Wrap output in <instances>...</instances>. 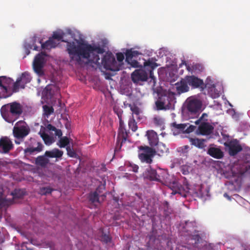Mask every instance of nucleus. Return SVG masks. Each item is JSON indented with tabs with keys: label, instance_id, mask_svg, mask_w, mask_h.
I'll return each mask as SVG.
<instances>
[{
	"label": "nucleus",
	"instance_id": "f257e3e1",
	"mask_svg": "<svg viewBox=\"0 0 250 250\" xmlns=\"http://www.w3.org/2000/svg\"><path fill=\"white\" fill-rule=\"evenodd\" d=\"M67 51L71 61H76L80 63L81 58H84L87 59L89 63L99 65L100 57L98 54L104 53V49L88 43H80L76 45L74 42H68Z\"/></svg>",
	"mask_w": 250,
	"mask_h": 250
},
{
	"label": "nucleus",
	"instance_id": "f03ea898",
	"mask_svg": "<svg viewBox=\"0 0 250 250\" xmlns=\"http://www.w3.org/2000/svg\"><path fill=\"white\" fill-rule=\"evenodd\" d=\"M23 112L22 105L17 102H14L2 105L0 114L3 119L9 123H13Z\"/></svg>",
	"mask_w": 250,
	"mask_h": 250
},
{
	"label": "nucleus",
	"instance_id": "7ed1b4c3",
	"mask_svg": "<svg viewBox=\"0 0 250 250\" xmlns=\"http://www.w3.org/2000/svg\"><path fill=\"white\" fill-rule=\"evenodd\" d=\"M202 102L200 100L194 97L188 98L183 108V115L188 119L197 118L202 111Z\"/></svg>",
	"mask_w": 250,
	"mask_h": 250
},
{
	"label": "nucleus",
	"instance_id": "20e7f679",
	"mask_svg": "<svg viewBox=\"0 0 250 250\" xmlns=\"http://www.w3.org/2000/svg\"><path fill=\"white\" fill-rule=\"evenodd\" d=\"M156 154V150L148 146H141L138 147V158L142 163L151 164L153 162V158Z\"/></svg>",
	"mask_w": 250,
	"mask_h": 250
},
{
	"label": "nucleus",
	"instance_id": "39448f33",
	"mask_svg": "<svg viewBox=\"0 0 250 250\" xmlns=\"http://www.w3.org/2000/svg\"><path fill=\"white\" fill-rule=\"evenodd\" d=\"M145 177L150 181L163 183L167 178V172L162 168L155 170L149 166L145 172Z\"/></svg>",
	"mask_w": 250,
	"mask_h": 250
},
{
	"label": "nucleus",
	"instance_id": "423d86ee",
	"mask_svg": "<svg viewBox=\"0 0 250 250\" xmlns=\"http://www.w3.org/2000/svg\"><path fill=\"white\" fill-rule=\"evenodd\" d=\"M13 80L6 76L0 77V98H6L11 96L8 92V87Z\"/></svg>",
	"mask_w": 250,
	"mask_h": 250
},
{
	"label": "nucleus",
	"instance_id": "0eeeda50",
	"mask_svg": "<svg viewBox=\"0 0 250 250\" xmlns=\"http://www.w3.org/2000/svg\"><path fill=\"white\" fill-rule=\"evenodd\" d=\"M31 80V77L29 73L27 72L22 73L13 83V92H18L20 88H24L25 84L30 83Z\"/></svg>",
	"mask_w": 250,
	"mask_h": 250
},
{
	"label": "nucleus",
	"instance_id": "6e6552de",
	"mask_svg": "<svg viewBox=\"0 0 250 250\" xmlns=\"http://www.w3.org/2000/svg\"><path fill=\"white\" fill-rule=\"evenodd\" d=\"M144 65L147 69L149 73V79H150V80L148 82L149 83L152 84L153 87L155 86L156 78L153 75V70L156 68L158 65L154 61L153 58H150L144 62Z\"/></svg>",
	"mask_w": 250,
	"mask_h": 250
},
{
	"label": "nucleus",
	"instance_id": "1a4fd4ad",
	"mask_svg": "<svg viewBox=\"0 0 250 250\" xmlns=\"http://www.w3.org/2000/svg\"><path fill=\"white\" fill-rule=\"evenodd\" d=\"M116 63L115 58L112 54L106 53L102 60L101 63L106 70L116 71L119 70L115 68V64Z\"/></svg>",
	"mask_w": 250,
	"mask_h": 250
},
{
	"label": "nucleus",
	"instance_id": "9d476101",
	"mask_svg": "<svg viewBox=\"0 0 250 250\" xmlns=\"http://www.w3.org/2000/svg\"><path fill=\"white\" fill-rule=\"evenodd\" d=\"M45 55V53L42 52L38 54L34 58L33 64V68L35 71L38 74L42 72L45 62L44 56Z\"/></svg>",
	"mask_w": 250,
	"mask_h": 250
},
{
	"label": "nucleus",
	"instance_id": "9b49d317",
	"mask_svg": "<svg viewBox=\"0 0 250 250\" xmlns=\"http://www.w3.org/2000/svg\"><path fill=\"white\" fill-rule=\"evenodd\" d=\"M225 146L228 147L229 155L231 156L236 155L242 150V146L236 139L225 143Z\"/></svg>",
	"mask_w": 250,
	"mask_h": 250
},
{
	"label": "nucleus",
	"instance_id": "f8f14e48",
	"mask_svg": "<svg viewBox=\"0 0 250 250\" xmlns=\"http://www.w3.org/2000/svg\"><path fill=\"white\" fill-rule=\"evenodd\" d=\"M127 136L128 134L125 127L119 128L116 146L114 150L115 153L120 150L123 143L126 141Z\"/></svg>",
	"mask_w": 250,
	"mask_h": 250
},
{
	"label": "nucleus",
	"instance_id": "ddd939ff",
	"mask_svg": "<svg viewBox=\"0 0 250 250\" xmlns=\"http://www.w3.org/2000/svg\"><path fill=\"white\" fill-rule=\"evenodd\" d=\"M186 81L188 85L191 86L193 88H197L201 87L202 89L204 88V82L202 79L198 77L192 76H186L185 77Z\"/></svg>",
	"mask_w": 250,
	"mask_h": 250
},
{
	"label": "nucleus",
	"instance_id": "4468645a",
	"mask_svg": "<svg viewBox=\"0 0 250 250\" xmlns=\"http://www.w3.org/2000/svg\"><path fill=\"white\" fill-rule=\"evenodd\" d=\"M30 132V128L27 125L14 126L13 133L14 137L17 139H22L26 137Z\"/></svg>",
	"mask_w": 250,
	"mask_h": 250
},
{
	"label": "nucleus",
	"instance_id": "2eb2a0df",
	"mask_svg": "<svg viewBox=\"0 0 250 250\" xmlns=\"http://www.w3.org/2000/svg\"><path fill=\"white\" fill-rule=\"evenodd\" d=\"M13 147L12 141L7 137L0 139V153H7Z\"/></svg>",
	"mask_w": 250,
	"mask_h": 250
},
{
	"label": "nucleus",
	"instance_id": "dca6fc26",
	"mask_svg": "<svg viewBox=\"0 0 250 250\" xmlns=\"http://www.w3.org/2000/svg\"><path fill=\"white\" fill-rule=\"evenodd\" d=\"M131 79L135 83L139 81H146L148 79V74L145 70H136L132 73Z\"/></svg>",
	"mask_w": 250,
	"mask_h": 250
},
{
	"label": "nucleus",
	"instance_id": "f3484780",
	"mask_svg": "<svg viewBox=\"0 0 250 250\" xmlns=\"http://www.w3.org/2000/svg\"><path fill=\"white\" fill-rule=\"evenodd\" d=\"M198 128L199 133L202 135H208L213 132L214 127L209 123L207 122H202L200 123Z\"/></svg>",
	"mask_w": 250,
	"mask_h": 250
},
{
	"label": "nucleus",
	"instance_id": "a211bd4d",
	"mask_svg": "<svg viewBox=\"0 0 250 250\" xmlns=\"http://www.w3.org/2000/svg\"><path fill=\"white\" fill-rule=\"evenodd\" d=\"M175 88L178 94L187 92L189 89L185 78L181 79L180 81L178 82L175 84Z\"/></svg>",
	"mask_w": 250,
	"mask_h": 250
},
{
	"label": "nucleus",
	"instance_id": "6ab92c4d",
	"mask_svg": "<svg viewBox=\"0 0 250 250\" xmlns=\"http://www.w3.org/2000/svg\"><path fill=\"white\" fill-rule=\"evenodd\" d=\"M146 136H147L148 143L151 147L156 146L159 143V138L157 134L154 131L151 130L146 132Z\"/></svg>",
	"mask_w": 250,
	"mask_h": 250
},
{
	"label": "nucleus",
	"instance_id": "aec40b11",
	"mask_svg": "<svg viewBox=\"0 0 250 250\" xmlns=\"http://www.w3.org/2000/svg\"><path fill=\"white\" fill-rule=\"evenodd\" d=\"M183 64H184L186 66V68L188 71L191 72H199L203 70L204 67L203 65L199 63H193L190 66L189 64H187L186 62L183 61L182 63L179 65L180 67H181Z\"/></svg>",
	"mask_w": 250,
	"mask_h": 250
},
{
	"label": "nucleus",
	"instance_id": "412c9836",
	"mask_svg": "<svg viewBox=\"0 0 250 250\" xmlns=\"http://www.w3.org/2000/svg\"><path fill=\"white\" fill-rule=\"evenodd\" d=\"M208 153L211 157L216 159H221L223 157V152L219 148L211 147L208 150Z\"/></svg>",
	"mask_w": 250,
	"mask_h": 250
},
{
	"label": "nucleus",
	"instance_id": "4be33fe9",
	"mask_svg": "<svg viewBox=\"0 0 250 250\" xmlns=\"http://www.w3.org/2000/svg\"><path fill=\"white\" fill-rule=\"evenodd\" d=\"M189 141L192 145L198 148L204 149L206 146L205 142H207V140L206 139L190 138Z\"/></svg>",
	"mask_w": 250,
	"mask_h": 250
},
{
	"label": "nucleus",
	"instance_id": "5701e85b",
	"mask_svg": "<svg viewBox=\"0 0 250 250\" xmlns=\"http://www.w3.org/2000/svg\"><path fill=\"white\" fill-rule=\"evenodd\" d=\"M40 136L43 140L44 143L47 145H50L54 142V139L53 137L50 136L47 133H45V128L43 126H42L40 132H39Z\"/></svg>",
	"mask_w": 250,
	"mask_h": 250
},
{
	"label": "nucleus",
	"instance_id": "b1692460",
	"mask_svg": "<svg viewBox=\"0 0 250 250\" xmlns=\"http://www.w3.org/2000/svg\"><path fill=\"white\" fill-rule=\"evenodd\" d=\"M188 240H191L192 241V242L189 243V244H191L193 247H195L196 245L199 242L201 239L200 234H199V231L197 230H195V231L188 233Z\"/></svg>",
	"mask_w": 250,
	"mask_h": 250
},
{
	"label": "nucleus",
	"instance_id": "393cba45",
	"mask_svg": "<svg viewBox=\"0 0 250 250\" xmlns=\"http://www.w3.org/2000/svg\"><path fill=\"white\" fill-rule=\"evenodd\" d=\"M63 151L58 148H54L50 151H46L45 156L49 158H60L63 155Z\"/></svg>",
	"mask_w": 250,
	"mask_h": 250
},
{
	"label": "nucleus",
	"instance_id": "a878e982",
	"mask_svg": "<svg viewBox=\"0 0 250 250\" xmlns=\"http://www.w3.org/2000/svg\"><path fill=\"white\" fill-rule=\"evenodd\" d=\"M196 223L195 221H186L185 225L183 226L184 231L188 232V233L192 232L193 231L196 230Z\"/></svg>",
	"mask_w": 250,
	"mask_h": 250
},
{
	"label": "nucleus",
	"instance_id": "bb28decb",
	"mask_svg": "<svg viewBox=\"0 0 250 250\" xmlns=\"http://www.w3.org/2000/svg\"><path fill=\"white\" fill-rule=\"evenodd\" d=\"M40 43L42 44V48L45 49H50L52 48H55L57 45V43L51 38H49L48 40L44 43H42L41 41Z\"/></svg>",
	"mask_w": 250,
	"mask_h": 250
},
{
	"label": "nucleus",
	"instance_id": "cd10ccee",
	"mask_svg": "<svg viewBox=\"0 0 250 250\" xmlns=\"http://www.w3.org/2000/svg\"><path fill=\"white\" fill-rule=\"evenodd\" d=\"M156 152V154L159 156H162L168 152V148H167L166 145L162 143H158L157 145Z\"/></svg>",
	"mask_w": 250,
	"mask_h": 250
},
{
	"label": "nucleus",
	"instance_id": "c85d7f7f",
	"mask_svg": "<svg viewBox=\"0 0 250 250\" xmlns=\"http://www.w3.org/2000/svg\"><path fill=\"white\" fill-rule=\"evenodd\" d=\"M43 146L41 143H38V146L36 147H28L24 149V153L27 154H33L35 152H40L42 150Z\"/></svg>",
	"mask_w": 250,
	"mask_h": 250
},
{
	"label": "nucleus",
	"instance_id": "c756f323",
	"mask_svg": "<svg viewBox=\"0 0 250 250\" xmlns=\"http://www.w3.org/2000/svg\"><path fill=\"white\" fill-rule=\"evenodd\" d=\"M99 189H96L95 191L91 192L89 194L88 198L91 203L93 204L96 203H100L99 197L101 196L98 194Z\"/></svg>",
	"mask_w": 250,
	"mask_h": 250
},
{
	"label": "nucleus",
	"instance_id": "7c9ffc66",
	"mask_svg": "<svg viewBox=\"0 0 250 250\" xmlns=\"http://www.w3.org/2000/svg\"><path fill=\"white\" fill-rule=\"evenodd\" d=\"M46 157L45 155L38 156L35 160L36 164L42 167H45L49 162Z\"/></svg>",
	"mask_w": 250,
	"mask_h": 250
},
{
	"label": "nucleus",
	"instance_id": "2f4dec72",
	"mask_svg": "<svg viewBox=\"0 0 250 250\" xmlns=\"http://www.w3.org/2000/svg\"><path fill=\"white\" fill-rule=\"evenodd\" d=\"M188 126V124H177L176 122L173 123L172 124V126L176 129L179 132H185V130L186 129V127Z\"/></svg>",
	"mask_w": 250,
	"mask_h": 250
},
{
	"label": "nucleus",
	"instance_id": "473e14b6",
	"mask_svg": "<svg viewBox=\"0 0 250 250\" xmlns=\"http://www.w3.org/2000/svg\"><path fill=\"white\" fill-rule=\"evenodd\" d=\"M54 190V189L50 187H42L40 189L39 193L42 195H47L51 194Z\"/></svg>",
	"mask_w": 250,
	"mask_h": 250
},
{
	"label": "nucleus",
	"instance_id": "72a5a7b5",
	"mask_svg": "<svg viewBox=\"0 0 250 250\" xmlns=\"http://www.w3.org/2000/svg\"><path fill=\"white\" fill-rule=\"evenodd\" d=\"M42 108L43 110V114L47 118L54 112V108L52 106H48L47 105H44Z\"/></svg>",
	"mask_w": 250,
	"mask_h": 250
},
{
	"label": "nucleus",
	"instance_id": "f704fd0d",
	"mask_svg": "<svg viewBox=\"0 0 250 250\" xmlns=\"http://www.w3.org/2000/svg\"><path fill=\"white\" fill-rule=\"evenodd\" d=\"M69 139L67 137H63L61 138L58 145L61 148L67 147L69 144Z\"/></svg>",
	"mask_w": 250,
	"mask_h": 250
},
{
	"label": "nucleus",
	"instance_id": "c9c22d12",
	"mask_svg": "<svg viewBox=\"0 0 250 250\" xmlns=\"http://www.w3.org/2000/svg\"><path fill=\"white\" fill-rule=\"evenodd\" d=\"M14 199L21 198L24 195V191L20 189H15L12 193Z\"/></svg>",
	"mask_w": 250,
	"mask_h": 250
},
{
	"label": "nucleus",
	"instance_id": "e433bc0d",
	"mask_svg": "<svg viewBox=\"0 0 250 250\" xmlns=\"http://www.w3.org/2000/svg\"><path fill=\"white\" fill-rule=\"evenodd\" d=\"M163 205L164 207V215L166 217L169 216V215L172 213V210L169 206L168 202L167 201H164Z\"/></svg>",
	"mask_w": 250,
	"mask_h": 250
},
{
	"label": "nucleus",
	"instance_id": "4c0bfd02",
	"mask_svg": "<svg viewBox=\"0 0 250 250\" xmlns=\"http://www.w3.org/2000/svg\"><path fill=\"white\" fill-rule=\"evenodd\" d=\"M192 170V167L189 165L186 164L180 167V170L183 174L188 175Z\"/></svg>",
	"mask_w": 250,
	"mask_h": 250
},
{
	"label": "nucleus",
	"instance_id": "58836bf2",
	"mask_svg": "<svg viewBox=\"0 0 250 250\" xmlns=\"http://www.w3.org/2000/svg\"><path fill=\"white\" fill-rule=\"evenodd\" d=\"M129 106L130 107V110L132 112L133 115H136V118H139V114L140 113V108L135 104L131 105L130 104Z\"/></svg>",
	"mask_w": 250,
	"mask_h": 250
},
{
	"label": "nucleus",
	"instance_id": "ea45409f",
	"mask_svg": "<svg viewBox=\"0 0 250 250\" xmlns=\"http://www.w3.org/2000/svg\"><path fill=\"white\" fill-rule=\"evenodd\" d=\"M155 104L158 110H166L168 109L167 107L164 102L162 101H160V99L158 98L157 101L155 102Z\"/></svg>",
	"mask_w": 250,
	"mask_h": 250
},
{
	"label": "nucleus",
	"instance_id": "a19ab883",
	"mask_svg": "<svg viewBox=\"0 0 250 250\" xmlns=\"http://www.w3.org/2000/svg\"><path fill=\"white\" fill-rule=\"evenodd\" d=\"M128 126H129V127L133 132L136 131L137 129V123H136V122L134 119H132L129 121Z\"/></svg>",
	"mask_w": 250,
	"mask_h": 250
},
{
	"label": "nucleus",
	"instance_id": "79ce46f5",
	"mask_svg": "<svg viewBox=\"0 0 250 250\" xmlns=\"http://www.w3.org/2000/svg\"><path fill=\"white\" fill-rule=\"evenodd\" d=\"M63 35L64 34L63 33H60L58 32H54L51 38H52L54 40V39H57L58 41H61L62 42H65L62 40Z\"/></svg>",
	"mask_w": 250,
	"mask_h": 250
},
{
	"label": "nucleus",
	"instance_id": "37998d69",
	"mask_svg": "<svg viewBox=\"0 0 250 250\" xmlns=\"http://www.w3.org/2000/svg\"><path fill=\"white\" fill-rule=\"evenodd\" d=\"M66 149L67 151V154L69 157L72 158H76L77 155V153L70 146H67Z\"/></svg>",
	"mask_w": 250,
	"mask_h": 250
},
{
	"label": "nucleus",
	"instance_id": "c03bdc74",
	"mask_svg": "<svg viewBox=\"0 0 250 250\" xmlns=\"http://www.w3.org/2000/svg\"><path fill=\"white\" fill-rule=\"evenodd\" d=\"M159 98L160 99V101H162L163 102H164V104L167 107L168 109L170 107V105H169V103L168 101L167 97V95L164 94L162 95L159 97Z\"/></svg>",
	"mask_w": 250,
	"mask_h": 250
},
{
	"label": "nucleus",
	"instance_id": "a18cd8bd",
	"mask_svg": "<svg viewBox=\"0 0 250 250\" xmlns=\"http://www.w3.org/2000/svg\"><path fill=\"white\" fill-rule=\"evenodd\" d=\"M125 61L128 62H129L133 58L132 54V49H128L126 50L125 52Z\"/></svg>",
	"mask_w": 250,
	"mask_h": 250
},
{
	"label": "nucleus",
	"instance_id": "49530a36",
	"mask_svg": "<svg viewBox=\"0 0 250 250\" xmlns=\"http://www.w3.org/2000/svg\"><path fill=\"white\" fill-rule=\"evenodd\" d=\"M208 115L207 113H204L202 114V116L195 122V123L196 125H199L200 123L204 122H207L208 120L206 119L208 117Z\"/></svg>",
	"mask_w": 250,
	"mask_h": 250
},
{
	"label": "nucleus",
	"instance_id": "de8ad7c7",
	"mask_svg": "<svg viewBox=\"0 0 250 250\" xmlns=\"http://www.w3.org/2000/svg\"><path fill=\"white\" fill-rule=\"evenodd\" d=\"M188 148L189 146H185L182 147H179L178 151L182 153L183 156H187V154L188 153Z\"/></svg>",
	"mask_w": 250,
	"mask_h": 250
},
{
	"label": "nucleus",
	"instance_id": "09e8293b",
	"mask_svg": "<svg viewBox=\"0 0 250 250\" xmlns=\"http://www.w3.org/2000/svg\"><path fill=\"white\" fill-rule=\"evenodd\" d=\"M99 189V191H98V194L101 196V197L104 198H105L106 195L104 194H102V193L103 192V191L105 189V185H101L99 186L96 189Z\"/></svg>",
	"mask_w": 250,
	"mask_h": 250
},
{
	"label": "nucleus",
	"instance_id": "8fccbe9b",
	"mask_svg": "<svg viewBox=\"0 0 250 250\" xmlns=\"http://www.w3.org/2000/svg\"><path fill=\"white\" fill-rule=\"evenodd\" d=\"M167 95V97L168 101L169 103V105L170 106H171V103L175 100L174 95L175 94L173 92H169Z\"/></svg>",
	"mask_w": 250,
	"mask_h": 250
},
{
	"label": "nucleus",
	"instance_id": "3c124183",
	"mask_svg": "<svg viewBox=\"0 0 250 250\" xmlns=\"http://www.w3.org/2000/svg\"><path fill=\"white\" fill-rule=\"evenodd\" d=\"M101 239L103 242H104L106 243H107L110 242V241H111V238L110 237V236L106 234L103 233V234L102 235Z\"/></svg>",
	"mask_w": 250,
	"mask_h": 250
},
{
	"label": "nucleus",
	"instance_id": "603ef678",
	"mask_svg": "<svg viewBox=\"0 0 250 250\" xmlns=\"http://www.w3.org/2000/svg\"><path fill=\"white\" fill-rule=\"evenodd\" d=\"M195 128L196 127L195 126L193 125H190L188 127H186V129L185 130V132L187 133H191L195 130Z\"/></svg>",
	"mask_w": 250,
	"mask_h": 250
},
{
	"label": "nucleus",
	"instance_id": "864d4df0",
	"mask_svg": "<svg viewBox=\"0 0 250 250\" xmlns=\"http://www.w3.org/2000/svg\"><path fill=\"white\" fill-rule=\"evenodd\" d=\"M37 37L34 36L31 39V42H32V45L33 49L36 51H38L39 47L38 46L35 44V42H36Z\"/></svg>",
	"mask_w": 250,
	"mask_h": 250
},
{
	"label": "nucleus",
	"instance_id": "5fc2aeb1",
	"mask_svg": "<svg viewBox=\"0 0 250 250\" xmlns=\"http://www.w3.org/2000/svg\"><path fill=\"white\" fill-rule=\"evenodd\" d=\"M116 57L119 62H122L125 59L124 55L122 53H117Z\"/></svg>",
	"mask_w": 250,
	"mask_h": 250
},
{
	"label": "nucleus",
	"instance_id": "6e6d98bb",
	"mask_svg": "<svg viewBox=\"0 0 250 250\" xmlns=\"http://www.w3.org/2000/svg\"><path fill=\"white\" fill-rule=\"evenodd\" d=\"M114 111L116 113L117 115L118 116L119 119H122L123 110L121 109H116L114 108Z\"/></svg>",
	"mask_w": 250,
	"mask_h": 250
},
{
	"label": "nucleus",
	"instance_id": "4d7b16f0",
	"mask_svg": "<svg viewBox=\"0 0 250 250\" xmlns=\"http://www.w3.org/2000/svg\"><path fill=\"white\" fill-rule=\"evenodd\" d=\"M130 167L131 168L132 171L137 173L138 171L139 166L135 164H130Z\"/></svg>",
	"mask_w": 250,
	"mask_h": 250
},
{
	"label": "nucleus",
	"instance_id": "13d9d810",
	"mask_svg": "<svg viewBox=\"0 0 250 250\" xmlns=\"http://www.w3.org/2000/svg\"><path fill=\"white\" fill-rule=\"evenodd\" d=\"M46 128L50 131H54L55 130H56V128L51 124H48L46 126Z\"/></svg>",
	"mask_w": 250,
	"mask_h": 250
},
{
	"label": "nucleus",
	"instance_id": "bf43d9fd",
	"mask_svg": "<svg viewBox=\"0 0 250 250\" xmlns=\"http://www.w3.org/2000/svg\"><path fill=\"white\" fill-rule=\"evenodd\" d=\"M54 131L56 136H57L59 137H60L62 136V132L61 130L56 128V130H55Z\"/></svg>",
	"mask_w": 250,
	"mask_h": 250
},
{
	"label": "nucleus",
	"instance_id": "052dcab7",
	"mask_svg": "<svg viewBox=\"0 0 250 250\" xmlns=\"http://www.w3.org/2000/svg\"><path fill=\"white\" fill-rule=\"evenodd\" d=\"M24 46L25 49H32L33 47L32 44L27 42L24 43Z\"/></svg>",
	"mask_w": 250,
	"mask_h": 250
},
{
	"label": "nucleus",
	"instance_id": "680f3d73",
	"mask_svg": "<svg viewBox=\"0 0 250 250\" xmlns=\"http://www.w3.org/2000/svg\"><path fill=\"white\" fill-rule=\"evenodd\" d=\"M186 180V179H185V181L184 182V185L186 187V192H188L189 189V185Z\"/></svg>",
	"mask_w": 250,
	"mask_h": 250
},
{
	"label": "nucleus",
	"instance_id": "e2e57ef3",
	"mask_svg": "<svg viewBox=\"0 0 250 250\" xmlns=\"http://www.w3.org/2000/svg\"><path fill=\"white\" fill-rule=\"evenodd\" d=\"M119 128H122V127H125V125H124V123L122 119H119Z\"/></svg>",
	"mask_w": 250,
	"mask_h": 250
},
{
	"label": "nucleus",
	"instance_id": "0e129e2a",
	"mask_svg": "<svg viewBox=\"0 0 250 250\" xmlns=\"http://www.w3.org/2000/svg\"><path fill=\"white\" fill-rule=\"evenodd\" d=\"M132 54H133V57H135L138 56L139 54H140V53L138 51L132 50Z\"/></svg>",
	"mask_w": 250,
	"mask_h": 250
},
{
	"label": "nucleus",
	"instance_id": "69168bd1",
	"mask_svg": "<svg viewBox=\"0 0 250 250\" xmlns=\"http://www.w3.org/2000/svg\"><path fill=\"white\" fill-rule=\"evenodd\" d=\"M138 64V62L137 61H133L131 63V65L133 67H137Z\"/></svg>",
	"mask_w": 250,
	"mask_h": 250
},
{
	"label": "nucleus",
	"instance_id": "338daca9",
	"mask_svg": "<svg viewBox=\"0 0 250 250\" xmlns=\"http://www.w3.org/2000/svg\"><path fill=\"white\" fill-rule=\"evenodd\" d=\"M5 201L3 199L0 198V207L4 206Z\"/></svg>",
	"mask_w": 250,
	"mask_h": 250
},
{
	"label": "nucleus",
	"instance_id": "774afa93",
	"mask_svg": "<svg viewBox=\"0 0 250 250\" xmlns=\"http://www.w3.org/2000/svg\"><path fill=\"white\" fill-rule=\"evenodd\" d=\"M25 52L26 55H28L30 53V49H25Z\"/></svg>",
	"mask_w": 250,
	"mask_h": 250
}]
</instances>
